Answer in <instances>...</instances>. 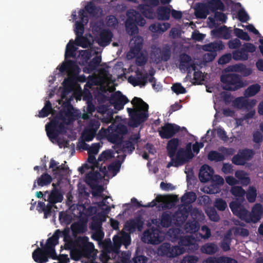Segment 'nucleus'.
<instances>
[{
  "label": "nucleus",
  "instance_id": "obj_10",
  "mask_svg": "<svg viewBox=\"0 0 263 263\" xmlns=\"http://www.w3.org/2000/svg\"><path fill=\"white\" fill-rule=\"evenodd\" d=\"M254 155V152L251 149H240L232 159V162L236 165H245L246 162L251 160Z\"/></svg>",
  "mask_w": 263,
  "mask_h": 263
},
{
  "label": "nucleus",
  "instance_id": "obj_41",
  "mask_svg": "<svg viewBox=\"0 0 263 263\" xmlns=\"http://www.w3.org/2000/svg\"><path fill=\"white\" fill-rule=\"evenodd\" d=\"M230 192L234 196L237 198V199L241 201H243L245 200L246 191L241 186H233L231 187Z\"/></svg>",
  "mask_w": 263,
  "mask_h": 263
},
{
  "label": "nucleus",
  "instance_id": "obj_6",
  "mask_svg": "<svg viewBox=\"0 0 263 263\" xmlns=\"http://www.w3.org/2000/svg\"><path fill=\"white\" fill-rule=\"evenodd\" d=\"M145 3L139 4L137 9L146 18L153 20L155 17L154 8L157 7L159 4V0H142Z\"/></svg>",
  "mask_w": 263,
  "mask_h": 263
},
{
  "label": "nucleus",
  "instance_id": "obj_16",
  "mask_svg": "<svg viewBox=\"0 0 263 263\" xmlns=\"http://www.w3.org/2000/svg\"><path fill=\"white\" fill-rule=\"evenodd\" d=\"M257 103L256 99H247L243 97L235 98L232 102V105L235 108L241 109L246 108L247 111L253 108Z\"/></svg>",
  "mask_w": 263,
  "mask_h": 263
},
{
  "label": "nucleus",
  "instance_id": "obj_8",
  "mask_svg": "<svg viewBox=\"0 0 263 263\" xmlns=\"http://www.w3.org/2000/svg\"><path fill=\"white\" fill-rule=\"evenodd\" d=\"M76 245L87 259L90 257L95 250L93 243L89 241V238L87 236L79 237L76 241Z\"/></svg>",
  "mask_w": 263,
  "mask_h": 263
},
{
  "label": "nucleus",
  "instance_id": "obj_34",
  "mask_svg": "<svg viewBox=\"0 0 263 263\" xmlns=\"http://www.w3.org/2000/svg\"><path fill=\"white\" fill-rule=\"evenodd\" d=\"M148 77L149 74L147 73H144V76L142 77H129L128 81L132 84L134 86H144L147 82Z\"/></svg>",
  "mask_w": 263,
  "mask_h": 263
},
{
  "label": "nucleus",
  "instance_id": "obj_59",
  "mask_svg": "<svg viewBox=\"0 0 263 263\" xmlns=\"http://www.w3.org/2000/svg\"><path fill=\"white\" fill-rule=\"evenodd\" d=\"M192 61L191 57L186 53H182L180 55V67L185 69L187 64Z\"/></svg>",
  "mask_w": 263,
  "mask_h": 263
},
{
  "label": "nucleus",
  "instance_id": "obj_28",
  "mask_svg": "<svg viewBox=\"0 0 263 263\" xmlns=\"http://www.w3.org/2000/svg\"><path fill=\"white\" fill-rule=\"evenodd\" d=\"M231 30L227 26L223 25L211 31V34L216 37L228 40L231 37Z\"/></svg>",
  "mask_w": 263,
  "mask_h": 263
},
{
  "label": "nucleus",
  "instance_id": "obj_20",
  "mask_svg": "<svg viewBox=\"0 0 263 263\" xmlns=\"http://www.w3.org/2000/svg\"><path fill=\"white\" fill-rule=\"evenodd\" d=\"M263 213V208L260 203H255L252 208L251 212H249V223H256L261 218Z\"/></svg>",
  "mask_w": 263,
  "mask_h": 263
},
{
  "label": "nucleus",
  "instance_id": "obj_33",
  "mask_svg": "<svg viewBox=\"0 0 263 263\" xmlns=\"http://www.w3.org/2000/svg\"><path fill=\"white\" fill-rule=\"evenodd\" d=\"M113 245L110 242L108 248L109 252H112L116 253H118L119 250L122 245V238L121 235L119 236L118 235H115L112 238Z\"/></svg>",
  "mask_w": 263,
  "mask_h": 263
},
{
  "label": "nucleus",
  "instance_id": "obj_46",
  "mask_svg": "<svg viewBox=\"0 0 263 263\" xmlns=\"http://www.w3.org/2000/svg\"><path fill=\"white\" fill-rule=\"evenodd\" d=\"M77 67L78 66L74 61L69 60L63 62L59 67V70L61 73H63L66 71L73 69Z\"/></svg>",
  "mask_w": 263,
  "mask_h": 263
},
{
  "label": "nucleus",
  "instance_id": "obj_52",
  "mask_svg": "<svg viewBox=\"0 0 263 263\" xmlns=\"http://www.w3.org/2000/svg\"><path fill=\"white\" fill-rule=\"evenodd\" d=\"M175 158L181 164L183 165L190 160L186 158V154L184 152V148H180L177 151Z\"/></svg>",
  "mask_w": 263,
  "mask_h": 263
},
{
  "label": "nucleus",
  "instance_id": "obj_14",
  "mask_svg": "<svg viewBox=\"0 0 263 263\" xmlns=\"http://www.w3.org/2000/svg\"><path fill=\"white\" fill-rule=\"evenodd\" d=\"M144 224V220L141 215H139L134 218L127 221L124 227L127 231L130 232H134L136 230L141 232Z\"/></svg>",
  "mask_w": 263,
  "mask_h": 263
},
{
  "label": "nucleus",
  "instance_id": "obj_12",
  "mask_svg": "<svg viewBox=\"0 0 263 263\" xmlns=\"http://www.w3.org/2000/svg\"><path fill=\"white\" fill-rule=\"evenodd\" d=\"M171 46L169 44H164L162 48L158 47L153 52V56L157 63L161 61L166 62L171 57Z\"/></svg>",
  "mask_w": 263,
  "mask_h": 263
},
{
  "label": "nucleus",
  "instance_id": "obj_13",
  "mask_svg": "<svg viewBox=\"0 0 263 263\" xmlns=\"http://www.w3.org/2000/svg\"><path fill=\"white\" fill-rule=\"evenodd\" d=\"M160 233V230L157 228L147 230L143 233V241L149 244L158 245L162 241Z\"/></svg>",
  "mask_w": 263,
  "mask_h": 263
},
{
  "label": "nucleus",
  "instance_id": "obj_62",
  "mask_svg": "<svg viewBox=\"0 0 263 263\" xmlns=\"http://www.w3.org/2000/svg\"><path fill=\"white\" fill-rule=\"evenodd\" d=\"M96 133L88 128H85L82 133V137L84 141L89 142L92 141L95 138Z\"/></svg>",
  "mask_w": 263,
  "mask_h": 263
},
{
  "label": "nucleus",
  "instance_id": "obj_22",
  "mask_svg": "<svg viewBox=\"0 0 263 263\" xmlns=\"http://www.w3.org/2000/svg\"><path fill=\"white\" fill-rule=\"evenodd\" d=\"M214 171L213 168L206 165H203L199 171V178L201 182H206L212 179Z\"/></svg>",
  "mask_w": 263,
  "mask_h": 263
},
{
  "label": "nucleus",
  "instance_id": "obj_56",
  "mask_svg": "<svg viewBox=\"0 0 263 263\" xmlns=\"http://www.w3.org/2000/svg\"><path fill=\"white\" fill-rule=\"evenodd\" d=\"M246 198L250 203H253L255 201L257 196V191L255 187L249 186L247 192H246Z\"/></svg>",
  "mask_w": 263,
  "mask_h": 263
},
{
  "label": "nucleus",
  "instance_id": "obj_19",
  "mask_svg": "<svg viewBox=\"0 0 263 263\" xmlns=\"http://www.w3.org/2000/svg\"><path fill=\"white\" fill-rule=\"evenodd\" d=\"M190 211V208H186V207L179 208L173 214L175 224L178 226L183 224L187 219Z\"/></svg>",
  "mask_w": 263,
  "mask_h": 263
},
{
  "label": "nucleus",
  "instance_id": "obj_31",
  "mask_svg": "<svg viewBox=\"0 0 263 263\" xmlns=\"http://www.w3.org/2000/svg\"><path fill=\"white\" fill-rule=\"evenodd\" d=\"M224 46L221 41L214 42L204 45L203 49L204 51H210V52H216L217 51L222 50Z\"/></svg>",
  "mask_w": 263,
  "mask_h": 263
},
{
  "label": "nucleus",
  "instance_id": "obj_26",
  "mask_svg": "<svg viewBox=\"0 0 263 263\" xmlns=\"http://www.w3.org/2000/svg\"><path fill=\"white\" fill-rule=\"evenodd\" d=\"M180 140L177 138H173L168 141L166 144V151L169 157L175 156Z\"/></svg>",
  "mask_w": 263,
  "mask_h": 263
},
{
  "label": "nucleus",
  "instance_id": "obj_54",
  "mask_svg": "<svg viewBox=\"0 0 263 263\" xmlns=\"http://www.w3.org/2000/svg\"><path fill=\"white\" fill-rule=\"evenodd\" d=\"M52 110V105L49 101H46L44 107L39 111V117L45 118L47 117Z\"/></svg>",
  "mask_w": 263,
  "mask_h": 263
},
{
  "label": "nucleus",
  "instance_id": "obj_45",
  "mask_svg": "<svg viewBox=\"0 0 263 263\" xmlns=\"http://www.w3.org/2000/svg\"><path fill=\"white\" fill-rule=\"evenodd\" d=\"M184 229L187 233H194L199 229V222L196 220L189 221L185 223Z\"/></svg>",
  "mask_w": 263,
  "mask_h": 263
},
{
  "label": "nucleus",
  "instance_id": "obj_32",
  "mask_svg": "<svg viewBox=\"0 0 263 263\" xmlns=\"http://www.w3.org/2000/svg\"><path fill=\"white\" fill-rule=\"evenodd\" d=\"M200 250L203 253L213 255L218 251V247L214 242H207L201 246Z\"/></svg>",
  "mask_w": 263,
  "mask_h": 263
},
{
  "label": "nucleus",
  "instance_id": "obj_2",
  "mask_svg": "<svg viewBox=\"0 0 263 263\" xmlns=\"http://www.w3.org/2000/svg\"><path fill=\"white\" fill-rule=\"evenodd\" d=\"M134 108H127V111L130 118V125L137 127L146 121L148 117V105L143 100L135 97L131 101Z\"/></svg>",
  "mask_w": 263,
  "mask_h": 263
},
{
  "label": "nucleus",
  "instance_id": "obj_25",
  "mask_svg": "<svg viewBox=\"0 0 263 263\" xmlns=\"http://www.w3.org/2000/svg\"><path fill=\"white\" fill-rule=\"evenodd\" d=\"M174 220L173 214L170 211H164L162 213L158 221L162 228H169L172 226Z\"/></svg>",
  "mask_w": 263,
  "mask_h": 263
},
{
  "label": "nucleus",
  "instance_id": "obj_30",
  "mask_svg": "<svg viewBox=\"0 0 263 263\" xmlns=\"http://www.w3.org/2000/svg\"><path fill=\"white\" fill-rule=\"evenodd\" d=\"M61 233L62 232L59 229L56 230L53 235L47 239L44 247L46 249L55 248V246L59 243V239Z\"/></svg>",
  "mask_w": 263,
  "mask_h": 263
},
{
  "label": "nucleus",
  "instance_id": "obj_11",
  "mask_svg": "<svg viewBox=\"0 0 263 263\" xmlns=\"http://www.w3.org/2000/svg\"><path fill=\"white\" fill-rule=\"evenodd\" d=\"M181 129V127L174 123H166L158 130L162 139H172Z\"/></svg>",
  "mask_w": 263,
  "mask_h": 263
},
{
  "label": "nucleus",
  "instance_id": "obj_47",
  "mask_svg": "<svg viewBox=\"0 0 263 263\" xmlns=\"http://www.w3.org/2000/svg\"><path fill=\"white\" fill-rule=\"evenodd\" d=\"M75 43L72 40H70L67 44L66 48L65 58L67 59L68 58L74 57L77 48L74 46Z\"/></svg>",
  "mask_w": 263,
  "mask_h": 263
},
{
  "label": "nucleus",
  "instance_id": "obj_50",
  "mask_svg": "<svg viewBox=\"0 0 263 263\" xmlns=\"http://www.w3.org/2000/svg\"><path fill=\"white\" fill-rule=\"evenodd\" d=\"M52 181L51 176L45 173L42 174L37 179V183L39 186H44L49 184Z\"/></svg>",
  "mask_w": 263,
  "mask_h": 263
},
{
  "label": "nucleus",
  "instance_id": "obj_53",
  "mask_svg": "<svg viewBox=\"0 0 263 263\" xmlns=\"http://www.w3.org/2000/svg\"><path fill=\"white\" fill-rule=\"evenodd\" d=\"M75 44L77 46L82 47L83 48H86L90 45V43L88 39L83 35L76 36Z\"/></svg>",
  "mask_w": 263,
  "mask_h": 263
},
{
  "label": "nucleus",
  "instance_id": "obj_3",
  "mask_svg": "<svg viewBox=\"0 0 263 263\" xmlns=\"http://www.w3.org/2000/svg\"><path fill=\"white\" fill-rule=\"evenodd\" d=\"M127 132L126 127L123 125H115L111 124L105 129L102 128L99 130V134L105 137L107 140L112 144H115L117 147L120 145L123 139V135Z\"/></svg>",
  "mask_w": 263,
  "mask_h": 263
},
{
  "label": "nucleus",
  "instance_id": "obj_43",
  "mask_svg": "<svg viewBox=\"0 0 263 263\" xmlns=\"http://www.w3.org/2000/svg\"><path fill=\"white\" fill-rule=\"evenodd\" d=\"M260 90V86L258 84H252L249 86L244 91L245 98L251 97L256 95Z\"/></svg>",
  "mask_w": 263,
  "mask_h": 263
},
{
  "label": "nucleus",
  "instance_id": "obj_55",
  "mask_svg": "<svg viewBox=\"0 0 263 263\" xmlns=\"http://www.w3.org/2000/svg\"><path fill=\"white\" fill-rule=\"evenodd\" d=\"M240 219L245 221L246 222L249 223V211L242 205L238 211L234 214Z\"/></svg>",
  "mask_w": 263,
  "mask_h": 263
},
{
  "label": "nucleus",
  "instance_id": "obj_35",
  "mask_svg": "<svg viewBox=\"0 0 263 263\" xmlns=\"http://www.w3.org/2000/svg\"><path fill=\"white\" fill-rule=\"evenodd\" d=\"M206 5L212 12L217 11L218 10L224 11L225 9L224 4L220 0H211Z\"/></svg>",
  "mask_w": 263,
  "mask_h": 263
},
{
  "label": "nucleus",
  "instance_id": "obj_44",
  "mask_svg": "<svg viewBox=\"0 0 263 263\" xmlns=\"http://www.w3.org/2000/svg\"><path fill=\"white\" fill-rule=\"evenodd\" d=\"M231 232L230 231H228L225 235L221 242L220 247L223 251L227 252L230 250V246L231 242Z\"/></svg>",
  "mask_w": 263,
  "mask_h": 263
},
{
  "label": "nucleus",
  "instance_id": "obj_9",
  "mask_svg": "<svg viewBox=\"0 0 263 263\" xmlns=\"http://www.w3.org/2000/svg\"><path fill=\"white\" fill-rule=\"evenodd\" d=\"M140 138L139 134L132 135L127 140H122V143L117 147L122 152L131 154L135 149V145L137 144Z\"/></svg>",
  "mask_w": 263,
  "mask_h": 263
},
{
  "label": "nucleus",
  "instance_id": "obj_18",
  "mask_svg": "<svg viewBox=\"0 0 263 263\" xmlns=\"http://www.w3.org/2000/svg\"><path fill=\"white\" fill-rule=\"evenodd\" d=\"M49 168H52L53 175L55 177L61 178L66 174L68 170V167L65 166V164L59 165V163L51 159L50 162Z\"/></svg>",
  "mask_w": 263,
  "mask_h": 263
},
{
  "label": "nucleus",
  "instance_id": "obj_38",
  "mask_svg": "<svg viewBox=\"0 0 263 263\" xmlns=\"http://www.w3.org/2000/svg\"><path fill=\"white\" fill-rule=\"evenodd\" d=\"M100 178V174L96 171H90L86 174L85 182L90 186L93 185Z\"/></svg>",
  "mask_w": 263,
  "mask_h": 263
},
{
  "label": "nucleus",
  "instance_id": "obj_5",
  "mask_svg": "<svg viewBox=\"0 0 263 263\" xmlns=\"http://www.w3.org/2000/svg\"><path fill=\"white\" fill-rule=\"evenodd\" d=\"M142 14L139 10H134L133 17L129 16L125 22V27L127 32L135 34L138 32L137 25L143 27L146 23L145 20L141 15Z\"/></svg>",
  "mask_w": 263,
  "mask_h": 263
},
{
  "label": "nucleus",
  "instance_id": "obj_1",
  "mask_svg": "<svg viewBox=\"0 0 263 263\" xmlns=\"http://www.w3.org/2000/svg\"><path fill=\"white\" fill-rule=\"evenodd\" d=\"M73 109L70 103H64L58 115L46 125L47 135L51 142H53V139H58L59 135L66 133V126L74 120Z\"/></svg>",
  "mask_w": 263,
  "mask_h": 263
},
{
  "label": "nucleus",
  "instance_id": "obj_39",
  "mask_svg": "<svg viewBox=\"0 0 263 263\" xmlns=\"http://www.w3.org/2000/svg\"><path fill=\"white\" fill-rule=\"evenodd\" d=\"M71 230L76 234H83L87 231V225L85 222H77L71 224Z\"/></svg>",
  "mask_w": 263,
  "mask_h": 263
},
{
  "label": "nucleus",
  "instance_id": "obj_58",
  "mask_svg": "<svg viewBox=\"0 0 263 263\" xmlns=\"http://www.w3.org/2000/svg\"><path fill=\"white\" fill-rule=\"evenodd\" d=\"M103 221L101 217H93L92 221L89 224V228L93 231L102 229Z\"/></svg>",
  "mask_w": 263,
  "mask_h": 263
},
{
  "label": "nucleus",
  "instance_id": "obj_4",
  "mask_svg": "<svg viewBox=\"0 0 263 263\" xmlns=\"http://www.w3.org/2000/svg\"><path fill=\"white\" fill-rule=\"evenodd\" d=\"M220 81L224 84L223 89L229 91H235L246 86L241 77L236 73L222 75Z\"/></svg>",
  "mask_w": 263,
  "mask_h": 263
},
{
  "label": "nucleus",
  "instance_id": "obj_29",
  "mask_svg": "<svg viewBox=\"0 0 263 263\" xmlns=\"http://www.w3.org/2000/svg\"><path fill=\"white\" fill-rule=\"evenodd\" d=\"M113 34L109 30H103L99 35L98 43L101 46H105L110 44L111 41Z\"/></svg>",
  "mask_w": 263,
  "mask_h": 263
},
{
  "label": "nucleus",
  "instance_id": "obj_64",
  "mask_svg": "<svg viewBox=\"0 0 263 263\" xmlns=\"http://www.w3.org/2000/svg\"><path fill=\"white\" fill-rule=\"evenodd\" d=\"M148 258L142 255L135 254L129 263H147Z\"/></svg>",
  "mask_w": 263,
  "mask_h": 263
},
{
  "label": "nucleus",
  "instance_id": "obj_37",
  "mask_svg": "<svg viewBox=\"0 0 263 263\" xmlns=\"http://www.w3.org/2000/svg\"><path fill=\"white\" fill-rule=\"evenodd\" d=\"M208 9L207 5L199 3L198 7L195 9L196 16L199 18H205L209 14Z\"/></svg>",
  "mask_w": 263,
  "mask_h": 263
},
{
  "label": "nucleus",
  "instance_id": "obj_61",
  "mask_svg": "<svg viewBox=\"0 0 263 263\" xmlns=\"http://www.w3.org/2000/svg\"><path fill=\"white\" fill-rule=\"evenodd\" d=\"M206 213L209 216L210 219L213 221L217 222L220 219L219 215L215 209L214 208H210L206 211Z\"/></svg>",
  "mask_w": 263,
  "mask_h": 263
},
{
  "label": "nucleus",
  "instance_id": "obj_57",
  "mask_svg": "<svg viewBox=\"0 0 263 263\" xmlns=\"http://www.w3.org/2000/svg\"><path fill=\"white\" fill-rule=\"evenodd\" d=\"M70 256L72 259L75 261L80 260L82 258L84 257L82 252L81 251L80 249L77 247V248L73 247L70 249Z\"/></svg>",
  "mask_w": 263,
  "mask_h": 263
},
{
  "label": "nucleus",
  "instance_id": "obj_51",
  "mask_svg": "<svg viewBox=\"0 0 263 263\" xmlns=\"http://www.w3.org/2000/svg\"><path fill=\"white\" fill-rule=\"evenodd\" d=\"M208 158L211 161L220 162L225 159L224 156L217 151H211L208 155Z\"/></svg>",
  "mask_w": 263,
  "mask_h": 263
},
{
  "label": "nucleus",
  "instance_id": "obj_24",
  "mask_svg": "<svg viewBox=\"0 0 263 263\" xmlns=\"http://www.w3.org/2000/svg\"><path fill=\"white\" fill-rule=\"evenodd\" d=\"M48 194L47 201L52 204L61 202L63 200V195L60 190L52 189L50 193L48 191L45 192V195Z\"/></svg>",
  "mask_w": 263,
  "mask_h": 263
},
{
  "label": "nucleus",
  "instance_id": "obj_23",
  "mask_svg": "<svg viewBox=\"0 0 263 263\" xmlns=\"http://www.w3.org/2000/svg\"><path fill=\"white\" fill-rule=\"evenodd\" d=\"M46 248H37L32 254V258L37 263H46L48 261Z\"/></svg>",
  "mask_w": 263,
  "mask_h": 263
},
{
  "label": "nucleus",
  "instance_id": "obj_15",
  "mask_svg": "<svg viewBox=\"0 0 263 263\" xmlns=\"http://www.w3.org/2000/svg\"><path fill=\"white\" fill-rule=\"evenodd\" d=\"M129 102L127 98L119 91H116L111 95L110 99V103L114 107V108L120 110L124 108V106Z\"/></svg>",
  "mask_w": 263,
  "mask_h": 263
},
{
  "label": "nucleus",
  "instance_id": "obj_21",
  "mask_svg": "<svg viewBox=\"0 0 263 263\" xmlns=\"http://www.w3.org/2000/svg\"><path fill=\"white\" fill-rule=\"evenodd\" d=\"M134 43L132 45L128 54L127 56H131V58H134L138 55L141 50L143 47V39L140 36H137L133 39Z\"/></svg>",
  "mask_w": 263,
  "mask_h": 263
},
{
  "label": "nucleus",
  "instance_id": "obj_36",
  "mask_svg": "<svg viewBox=\"0 0 263 263\" xmlns=\"http://www.w3.org/2000/svg\"><path fill=\"white\" fill-rule=\"evenodd\" d=\"M170 27L168 23H163L162 24L156 23L152 24L149 27V30L154 33H162L167 30Z\"/></svg>",
  "mask_w": 263,
  "mask_h": 263
},
{
  "label": "nucleus",
  "instance_id": "obj_17",
  "mask_svg": "<svg viewBox=\"0 0 263 263\" xmlns=\"http://www.w3.org/2000/svg\"><path fill=\"white\" fill-rule=\"evenodd\" d=\"M80 21H76L75 24L74 32L76 36L83 35L84 32V25L88 22V16L87 13L83 9H81L79 12Z\"/></svg>",
  "mask_w": 263,
  "mask_h": 263
},
{
  "label": "nucleus",
  "instance_id": "obj_63",
  "mask_svg": "<svg viewBox=\"0 0 263 263\" xmlns=\"http://www.w3.org/2000/svg\"><path fill=\"white\" fill-rule=\"evenodd\" d=\"M234 34L236 36H237L238 38L246 41H249L251 39L248 33L245 32L243 30L239 28H235L234 30Z\"/></svg>",
  "mask_w": 263,
  "mask_h": 263
},
{
  "label": "nucleus",
  "instance_id": "obj_42",
  "mask_svg": "<svg viewBox=\"0 0 263 263\" xmlns=\"http://www.w3.org/2000/svg\"><path fill=\"white\" fill-rule=\"evenodd\" d=\"M249 55L242 47L232 52V58L236 61H246L248 59Z\"/></svg>",
  "mask_w": 263,
  "mask_h": 263
},
{
  "label": "nucleus",
  "instance_id": "obj_27",
  "mask_svg": "<svg viewBox=\"0 0 263 263\" xmlns=\"http://www.w3.org/2000/svg\"><path fill=\"white\" fill-rule=\"evenodd\" d=\"M155 13V17L158 20L167 21L170 19L171 15V9L169 7L164 6L158 7Z\"/></svg>",
  "mask_w": 263,
  "mask_h": 263
},
{
  "label": "nucleus",
  "instance_id": "obj_40",
  "mask_svg": "<svg viewBox=\"0 0 263 263\" xmlns=\"http://www.w3.org/2000/svg\"><path fill=\"white\" fill-rule=\"evenodd\" d=\"M235 176L240 181L242 185H247L250 183V179L244 171L237 170L235 171Z\"/></svg>",
  "mask_w": 263,
  "mask_h": 263
},
{
  "label": "nucleus",
  "instance_id": "obj_60",
  "mask_svg": "<svg viewBox=\"0 0 263 263\" xmlns=\"http://www.w3.org/2000/svg\"><path fill=\"white\" fill-rule=\"evenodd\" d=\"M84 10L92 16H95L98 14L97 8L95 4L92 2L88 3ZM85 12L86 13V12Z\"/></svg>",
  "mask_w": 263,
  "mask_h": 263
},
{
  "label": "nucleus",
  "instance_id": "obj_49",
  "mask_svg": "<svg viewBox=\"0 0 263 263\" xmlns=\"http://www.w3.org/2000/svg\"><path fill=\"white\" fill-rule=\"evenodd\" d=\"M102 60L101 56H96L92 58L88 63L87 69L89 72L95 70L100 65Z\"/></svg>",
  "mask_w": 263,
  "mask_h": 263
},
{
  "label": "nucleus",
  "instance_id": "obj_7",
  "mask_svg": "<svg viewBox=\"0 0 263 263\" xmlns=\"http://www.w3.org/2000/svg\"><path fill=\"white\" fill-rule=\"evenodd\" d=\"M159 252L161 256L173 258L184 252L183 247L180 246H171L169 243H163L159 248Z\"/></svg>",
  "mask_w": 263,
  "mask_h": 263
},
{
  "label": "nucleus",
  "instance_id": "obj_48",
  "mask_svg": "<svg viewBox=\"0 0 263 263\" xmlns=\"http://www.w3.org/2000/svg\"><path fill=\"white\" fill-rule=\"evenodd\" d=\"M197 199L196 194L193 192L185 193L181 198V202L184 204L193 203Z\"/></svg>",
  "mask_w": 263,
  "mask_h": 263
}]
</instances>
